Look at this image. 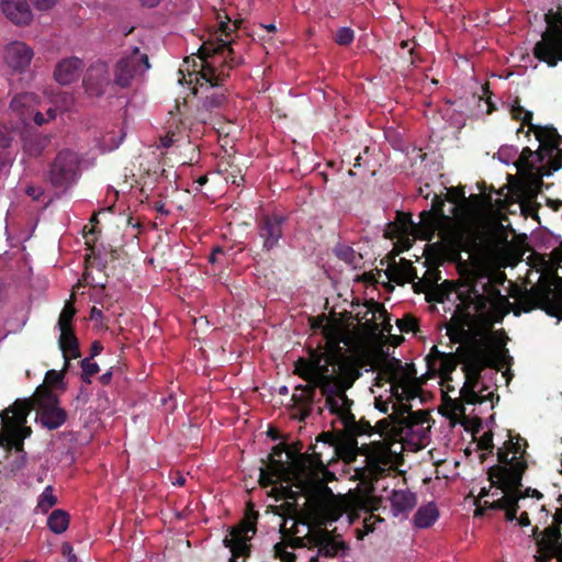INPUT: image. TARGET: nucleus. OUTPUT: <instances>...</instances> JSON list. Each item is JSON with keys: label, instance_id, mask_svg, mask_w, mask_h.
<instances>
[{"label": "nucleus", "instance_id": "39", "mask_svg": "<svg viewBox=\"0 0 562 562\" xmlns=\"http://www.w3.org/2000/svg\"><path fill=\"white\" fill-rule=\"evenodd\" d=\"M364 311L357 312L355 318L358 322L364 321V325L371 329H378L375 323V314H386V310L383 304L375 302L374 300L368 301L364 304Z\"/></svg>", "mask_w": 562, "mask_h": 562}, {"label": "nucleus", "instance_id": "35", "mask_svg": "<svg viewBox=\"0 0 562 562\" xmlns=\"http://www.w3.org/2000/svg\"><path fill=\"white\" fill-rule=\"evenodd\" d=\"M394 516L409 512L416 505V495L409 491H393L390 497Z\"/></svg>", "mask_w": 562, "mask_h": 562}, {"label": "nucleus", "instance_id": "58", "mask_svg": "<svg viewBox=\"0 0 562 562\" xmlns=\"http://www.w3.org/2000/svg\"><path fill=\"white\" fill-rule=\"evenodd\" d=\"M26 464V453H10L8 469L11 473L15 474L21 471Z\"/></svg>", "mask_w": 562, "mask_h": 562}, {"label": "nucleus", "instance_id": "17", "mask_svg": "<svg viewBox=\"0 0 562 562\" xmlns=\"http://www.w3.org/2000/svg\"><path fill=\"white\" fill-rule=\"evenodd\" d=\"M285 217L279 214H265L257 220V231L262 239V250L270 252L279 247L280 239L283 237V224Z\"/></svg>", "mask_w": 562, "mask_h": 562}, {"label": "nucleus", "instance_id": "20", "mask_svg": "<svg viewBox=\"0 0 562 562\" xmlns=\"http://www.w3.org/2000/svg\"><path fill=\"white\" fill-rule=\"evenodd\" d=\"M408 380V376L403 368L402 361L396 358H389L387 355L382 356L378 362V376L376 385H382L383 382L391 384V389L395 383H402Z\"/></svg>", "mask_w": 562, "mask_h": 562}, {"label": "nucleus", "instance_id": "64", "mask_svg": "<svg viewBox=\"0 0 562 562\" xmlns=\"http://www.w3.org/2000/svg\"><path fill=\"white\" fill-rule=\"evenodd\" d=\"M286 445L284 443H278L273 448H272V451L271 453L268 456V465H273V462H278L279 463H284L281 458H282V454L285 452L286 453Z\"/></svg>", "mask_w": 562, "mask_h": 562}, {"label": "nucleus", "instance_id": "55", "mask_svg": "<svg viewBox=\"0 0 562 562\" xmlns=\"http://www.w3.org/2000/svg\"><path fill=\"white\" fill-rule=\"evenodd\" d=\"M503 487L513 490L515 497H519V501L522 498H526V497H535L537 499H541L543 497V494L536 488L527 487L526 490L522 491L521 482H520V485H517V486H503Z\"/></svg>", "mask_w": 562, "mask_h": 562}, {"label": "nucleus", "instance_id": "49", "mask_svg": "<svg viewBox=\"0 0 562 562\" xmlns=\"http://www.w3.org/2000/svg\"><path fill=\"white\" fill-rule=\"evenodd\" d=\"M57 503V497L54 495V490L50 485L46 486L38 497L37 508L42 513H47Z\"/></svg>", "mask_w": 562, "mask_h": 562}, {"label": "nucleus", "instance_id": "32", "mask_svg": "<svg viewBox=\"0 0 562 562\" xmlns=\"http://www.w3.org/2000/svg\"><path fill=\"white\" fill-rule=\"evenodd\" d=\"M381 503V498H371L363 502L362 508L366 513H370L368 517L363 519V530L357 529V538L363 539V537L370 532H373L375 529L376 522H383L384 519L380 516H375L374 512L379 509Z\"/></svg>", "mask_w": 562, "mask_h": 562}, {"label": "nucleus", "instance_id": "37", "mask_svg": "<svg viewBox=\"0 0 562 562\" xmlns=\"http://www.w3.org/2000/svg\"><path fill=\"white\" fill-rule=\"evenodd\" d=\"M463 346L458 347L456 352H447L439 361L436 370L441 378L451 380L452 372L457 369L459 363L463 364V355L460 353V349Z\"/></svg>", "mask_w": 562, "mask_h": 562}, {"label": "nucleus", "instance_id": "50", "mask_svg": "<svg viewBox=\"0 0 562 562\" xmlns=\"http://www.w3.org/2000/svg\"><path fill=\"white\" fill-rule=\"evenodd\" d=\"M503 190H495L493 187L490 188V192H483L484 203L490 207H497L498 210H503L506 207V200L501 199L503 195Z\"/></svg>", "mask_w": 562, "mask_h": 562}, {"label": "nucleus", "instance_id": "7", "mask_svg": "<svg viewBox=\"0 0 562 562\" xmlns=\"http://www.w3.org/2000/svg\"><path fill=\"white\" fill-rule=\"evenodd\" d=\"M544 21L547 29L541 41L533 47V55L540 61L554 67L562 61V3L558 4L557 10H548Z\"/></svg>", "mask_w": 562, "mask_h": 562}, {"label": "nucleus", "instance_id": "3", "mask_svg": "<svg viewBox=\"0 0 562 562\" xmlns=\"http://www.w3.org/2000/svg\"><path fill=\"white\" fill-rule=\"evenodd\" d=\"M306 361L311 362L318 373L316 385L319 386V393L325 397V403L331 407L333 397L352 387L359 376L358 371L349 366H338V369H334V363L322 350L311 351Z\"/></svg>", "mask_w": 562, "mask_h": 562}, {"label": "nucleus", "instance_id": "38", "mask_svg": "<svg viewBox=\"0 0 562 562\" xmlns=\"http://www.w3.org/2000/svg\"><path fill=\"white\" fill-rule=\"evenodd\" d=\"M510 115L513 120L521 121V126L517 130V133L524 132V126L527 125L529 127V131H527L526 135H529L530 131H536L538 127H541L540 125H536L532 123L533 113L531 111L526 110L520 104V99L516 97V99L513 101V104L510 106Z\"/></svg>", "mask_w": 562, "mask_h": 562}, {"label": "nucleus", "instance_id": "47", "mask_svg": "<svg viewBox=\"0 0 562 562\" xmlns=\"http://www.w3.org/2000/svg\"><path fill=\"white\" fill-rule=\"evenodd\" d=\"M75 315H76V307H75L74 303L71 301H67L65 303L64 308L61 310V312L59 314V317H58V322H57L58 329L74 328L72 319H74Z\"/></svg>", "mask_w": 562, "mask_h": 562}, {"label": "nucleus", "instance_id": "21", "mask_svg": "<svg viewBox=\"0 0 562 562\" xmlns=\"http://www.w3.org/2000/svg\"><path fill=\"white\" fill-rule=\"evenodd\" d=\"M33 50L23 42H12L5 46L4 60L7 65L15 71H24L32 58Z\"/></svg>", "mask_w": 562, "mask_h": 562}, {"label": "nucleus", "instance_id": "48", "mask_svg": "<svg viewBox=\"0 0 562 562\" xmlns=\"http://www.w3.org/2000/svg\"><path fill=\"white\" fill-rule=\"evenodd\" d=\"M286 485H282L280 483L279 487H273L272 493L274 494L276 499H285V501H293L296 502L299 499V494H302L301 491L295 492L292 490V487H295V485L290 481L285 482Z\"/></svg>", "mask_w": 562, "mask_h": 562}, {"label": "nucleus", "instance_id": "53", "mask_svg": "<svg viewBox=\"0 0 562 562\" xmlns=\"http://www.w3.org/2000/svg\"><path fill=\"white\" fill-rule=\"evenodd\" d=\"M80 366L82 369V381L86 383H91V376L100 371L98 363L92 361L91 358H85L80 361Z\"/></svg>", "mask_w": 562, "mask_h": 562}, {"label": "nucleus", "instance_id": "2", "mask_svg": "<svg viewBox=\"0 0 562 562\" xmlns=\"http://www.w3.org/2000/svg\"><path fill=\"white\" fill-rule=\"evenodd\" d=\"M314 461L307 457H300L295 462L299 480L294 483L307 499L306 515L308 520L317 525H327L337 521L345 513V506L339 502L328 483L336 480L335 473L328 470L329 460L323 459V452L313 456Z\"/></svg>", "mask_w": 562, "mask_h": 562}, {"label": "nucleus", "instance_id": "43", "mask_svg": "<svg viewBox=\"0 0 562 562\" xmlns=\"http://www.w3.org/2000/svg\"><path fill=\"white\" fill-rule=\"evenodd\" d=\"M294 373L299 375L301 379L307 382V384L316 385L318 373L316 370L311 366V362L306 361L304 358H300L295 362V369Z\"/></svg>", "mask_w": 562, "mask_h": 562}, {"label": "nucleus", "instance_id": "25", "mask_svg": "<svg viewBox=\"0 0 562 562\" xmlns=\"http://www.w3.org/2000/svg\"><path fill=\"white\" fill-rule=\"evenodd\" d=\"M387 279L398 285H404L408 282H414L418 278L416 268L411 260L401 258L398 262L395 260L389 265L385 270Z\"/></svg>", "mask_w": 562, "mask_h": 562}, {"label": "nucleus", "instance_id": "26", "mask_svg": "<svg viewBox=\"0 0 562 562\" xmlns=\"http://www.w3.org/2000/svg\"><path fill=\"white\" fill-rule=\"evenodd\" d=\"M21 140L24 154L37 158L49 146L50 135L25 130L21 134Z\"/></svg>", "mask_w": 562, "mask_h": 562}, {"label": "nucleus", "instance_id": "31", "mask_svg": "<svg viewBox=\"0 0 562 562\" xmlns=\"http://www.w3.org/2000/svg\"><path fill=\"white\" fill-rule=\"evenodd\" d=\"M561 540V529L559 526L547 527L541 538L537 540L538 550L541 554L553 558L559 552V541Z\"/></svg>", "mask_w": 562, "mask_h": 562}, {"label": "nucleus", "instance_id": "41", "mask_svg": "<svg viewBox=\"0 0 562 562\" xmlns=\"http://www.w3.org/2000/svg\"><path fill=\"white\" fill-rule=\"evenodd\" d=\"M374 428V434H379L381 437H391L394 432L401 429V420L400 416L396 414H391L385 418L376 422Z\"/></svg>", "mask_w": 562, "mask_h": 562}, {"label": "nucleus", "instance_id": "18", "mask_svg": "<svg viewBox=\"0 0 562 562\" xmlns=\"http://www.w3.org/2000/svg\"><path fill=\"white\" fill-rule=\"evenodd\" d=\"M552 258L562 265V243L559 247L552 250ZM537 303L526 308V312L531 311L535 307H540L550 316L562 318V288L557 291L550 289L546 291H539L536 294Z\"/></svg>", "mask_w": 562, "mask_h": 562}, {"label": "nucleus", "instance_id": "27", "mask_svg": "<svg viewBox=\"0 0 562 562\" xmlns=\"http://www.w3.org/2000/svg\"><path fill=\"white\" fill-rule=\"evenodd\" d=\"M292 482V474L288 471L286 463L273 462V465L261 467L259 483L262 487L272 486L277 483Z\"/></svg>", "mask_w": 562, "mask_h": 562}, {"label": "nucleus", "instance_id": "61", "mask_svg": "<svg viewBox=\"0 0 562 562\" xmlns=\"http://www.w3.org/2000/svg\"><path fill=\"white\" fill-rule=\"evenodd\" d=\"M396 325L402 333L416 331L418 327L417 319L412 315H405L398 318Z\"/></svg>", "mask_w": 562, "mask_h": 562}, {"label": "nucleus", "instance_id": "8", "mask_svg": "<svg viewBox=\"0 0 562 562\" xmlns=\"http://www.w3.org/2000/svg\"><path fill=\"white\" fill-rule=\"evenodd\" d=\"M193 71L196 72V85L205 92L199 111L213 112L223 108L228 98V89L224 87L227 72H224L223 69L220 70V74L216 72L213 65L201 66L199 70L194 68Z\"/></svg>", "mask_w": 562, "mask_h": 562}, {"label": "nucleus", "instance_id": "15", "mask_svg": "<svg viewBox=\"0 0 562 562\" xmlns=\"http://www.w3.org/2000/svg\"><path fill=\"white\" fill-rule=\"evenodd\" d=\"M150 67L148 56L134 47L131 54L122 57L115 66L114 82L121 88L131 86L134 78L142 76Z\"/></svg>", "mask_w": 562, "mask_h": 562}, {"label": "nucleus", "instance_id": "29", "mask_svg": "<svg viewBox=\"0 0 562 562\" xmlns=\"http://www.w3.org/2000/svg\"><path fill=\"white\" fill-rule=\"evenodd\" d=\"M359 447L357 436L346 431L344 428V430L339 431V436L335 448L333 449V456L330 459H333L334 456H337L350 462L356 459Z\"/></svg>", "mask_w": 562, "mask_h": 562}, {"label": "nucleus", "instance_id": "56", "mask_svg": "<svg viewBox=\"0 0 562 562\" xmlns=\"http://www.w3.org/2000/svg\"><path fill=\"white\" fill-rule=\"evenodd\" d=\"M338 436L339 431H323L317 436L315 445L317 446L318 443H322L323 447H326L327 449L333 451L337 442Z\"/></svg>", "mask_w": 562, "mask_h": 562}, {"label": "nucleus", "instance_id": "19", "mask_svg": "<svg viewBox=\"0 0 562 562\" xmlns=\"http://www.w3.org/2000/svg\"><path fill=\"white\" fill-rule=\"evenodd\" d=\"M111 83L108 64L98 60L90 65L83 78L85 91L89 97L99 98Z\"/></svg>", "mask_w": 562, "mask_h": 562}, {"label": "nucleus", "instance_id": "23", "mask_svg": "<svg viewBox=\"0 0 562 562\" xmlns=\"http://www.w3.org/2000/svg\"><path fill=\"white\" fill-rule=\"evenodd\" d=\"M36 104L37 95L35 93L22 92L12 98L10 110L23 125H27Z\"/></svg>", "mask_w": 562, "mask_h": 562}, {"label": "nucleus", "instance_id": "63", "mask_svg": "<svg viewBox=\"0 0 562 562\" xmlns=\"http://www.w3.org/2000/svg\"><path fill=\"white\" fill-rule=\"evenodd\" d=\"M447 352L440 351L437 346H432L430 352L426 357L427 366L429 370H436V366L438 361L446 355Z\"/></svg>", "mask_w": 562, "mask_h": 562}, {"label": "nucleus", "instance_id": "59", "mask_svg": "<svg viewBox=\"0 0 562 562\" xmlns=\"http://www.w3.org/2000/svg\"><path fill=\"white\" fill-rule=\"evenodd\" d=\"M288 544L284 542H278L273 547L274 555L282 562H295L296 555L293 552L286 550Z\"/></svg>", "mask_w": 562, "mask_h": 562}, {"label": "nucleus", "instance_id": "60", "mask_svg": "<svg viewBox=\"0 0 562 562\" xmlns=\"http://www.w3.org/2000/svg\"><path fill=\"white\" fill-rule=\"evenodd\" d=\"M355 40V32L350 27H340L335 34V42L341 46L350 45Z\"/></svg>", "mask_w": 562, "mask_h": 562}, {"label": "nucleus", "instance_id": "40", "mask_svg": "<svg viewBox=\"0 0 562 562\" xmlns=\"http://www.w3.org/2000/svg\"><path fill=\"white\" fill-rule=\"evenodd\" d=\"M415 226L412 215L404 213V212H397L396 214V222L390 223L387 225L386 235L390 238L400 237L408 233L411 228Z\"/></svg>", "mask_w": 562, "mask_h": 562}, {"label": "nucleus", "instance_id": "62", "mask_svg": "<svg viewBox=\"0 0 562 562\" xmlns=\"http://www.w3.org/2000/svg\"><path fill=\"white\" fill-rule=\"evenodd\" d=\"M477 449L482 451H487L493 453L494 443H493V432L492 430L485 431L480 439L477 440Z\"/></svg>", "mask_w": 562, "mask_h": 562}, {"label": "nucleus", "instance_id": "16", "mask_svg": "<svg viewBox=\"0 0 562 562\" xmlns=\"http://www.w3.org/2000/svg\"><path fill=\"white\" fill-rule=\"evenodd\" d=\"M316 528L312 530L306 540L311 547L318 549V555L325 558H336L338 555L345 557L349 551V544L342 540H338L340 536H334L333 531L322 528L323 525H317L310 520Z\"/></svg>", "mask_w": 562, "mask_h": 562}, {"label": "nucleus", "instance_id": "12", "mask_svg": "<svg viewBox=\"0 0 562 562\" xmlns=\"http://www.w3.org/2000/svg\"><path fill=\"white\" fill-rule=\"evenodd\" d=\"M352 405L353 400L348 397L347 391H344L333 397V407L325 403L328 412L340 420L346 431L351 432L357 437L362 435H373L374 428L371 426L370 422L364 418H361L360 420L356 419V416L351 412Z\"/></svg>", "mask_w": 562, "mask_h": 562}, {"label": "nucleus", "instance_id": "9", "mask_svg": "<svg viewBox=\"0 0 562 562\" xmlns=\"http://www.w3.org/2000/svg\"><path fill=\"white\" fill-rule=\"evenodd\" d=\"M79 165L80 159L75 151L63 149L49 164L46 178L55 189L65 191L77 180Z\"/></svg>", "mask_w": 562, "mask_h": 562}, {"label": "nucleus", "instance_id": "45", "mask_svg": "<svg viewBox=\"0 0 562 562\" xmlns=\"http://www.w3.org/2000/svg\"><path fill=\"white\" fill-rule=\"evenodd\" d=\"M419 390L414 385H408L407 380L402 383L393 384L391 394L392 397H395L397 402H408L418 396Z\"/></svg>", "mask_w": 562, "mask_h": 562}, {"label": "nucleus", "instance_id": "22", "mask_svg": "<svg viewBox=\"0 0 562 562\" xmlns=\"http://www.w3.org/2000/svg\"><path fill=\"white\" fill-rule=\"evenodd\" d=\"M443 206L445 202L438 195H435L432 210L420 213V226L424 231L420 235L422 239L431 240L435 232L438 229V218L445 217Z\"/></svg>", "mask_w": 562, "mask_h": 562}, {"label": "nucleus", "instance_id": "33", "mask_svg": "<svg viewBox=\"0 0 562 562\" xmlns=\"http://www.w3.org/2000/svg\"><path fill=\"white\" fill-rule=\"evenodd\" d=\"M316 390H319V386L311 384L296 385L292 395L294 407L313 408L314 404L321 402V398H315Z\"/></svg>", "mask_w": 562, "mask_h": 562}, {"label": "nucleus", "instance_id": "11", "mask_svg": "<svg viewBox=\"0 0 562 562\" xmlns=\"http://www.w3.org/2000/svg\"><path fill=\"white\" fill-rule=\"evenodd\" d=\"M31 400L33 408H37L40 423L44 428L55 430L66 423L68 414L59 406L58 396L48 387H38Z\"/></svg>", "mask_w": 562, "mask_h": 562}, {"label": "nucleus", "instance_id": "24", "mask_svg": "<svg viewBox=\"0 0 562 562\" xmlns=\"http://www.w3.org/2000/svg\"><path fill=\"white\" fill-rule=\"evenodd\" d=\"M3 14L16 25H27L32 21V11L27 0H1Z\"/></svg>", "mask_w": 562, "mask_h": 562}, {"label": "nucleus", "instance_id": "4", "mask_svg": "<svg viewBox=\"0 0 562 562\" xmlns=\"http://www.w3.org/2000/svg\"><path fill=\"white\" fill-rule=\"evenodd\" d=\"M217 20L220 24L221 35H224L226 38L214 36L204 41L200 48L198 49V58L200 60L199 65L194 61V67L201 68V66L213 65L216 72L220 74V70H224L227 72V77L229 76V70L237 67L241 64V57H236L234 48L232 47V42L228 40L232 27H231V18L227 14H222L217 12Z\"/></svg>", "mask_w": 562, "mask_h": 562}, {"label": "nucleus", "instance_id": "52", "mask_svg": "<svg viewBox=\"0 0 562 562\" xmlns=\"http://www.w3.org/2000/svg\"><path fill=\"white\" fill-rule=\"evenodd\" d=\"M323 336L325 341L348 340L344 329L336 324H326L323 327Z\"/></svg>", "mask_w": 562, "mask_h": 562}, {"label": "nucleus", "instance_id": "46", "mask_svg": "<svg viewBox=\"0 0 562 562\" xmlns=\"http://www.w3.org/2000/svg\"><path fill=\"white\" fill-rule=\"evenodd\" d=\"M493 486H496L497 488L502 490L505 494L501 498L488 503L485 502V507L490 509H496V510H504L508 505L512 503V501L515 498V494L513 493V490L504 488L501 483L497 482V480L491 481Z\"/></svg>", "mask_w": 562, "mask_h": 562}, {"label": "nucleus", "instance_id": "42", "mask_svg": "<svg viewBox=\"0 0 562 562\" xmlns=\"http://www.w3.org/2000/svg\"><path fill=\"white\" fill-rule=\"evenodd\" d=\"M69 515L64 509H55L47 518V526L54 533H63L69 526Z\"/></svg>", "mask_w": 562, "mask_h": 562}, {"label": "nucleus", "instance_id": "14", "mask_svg": "<svg viewBox=\"0 0 562 562\" xmlns=\"http://www.w3.org/2000/svg\"><path fill=\"white\" fill-rule=\"evenodd\" d=\"M33 409L31 398L16 400L11 406L5 408L1 414V422L7 427L11 437H20L22 440L32 434L31 427H27L26 419Z\"/></svg>", "mask_w": 562, "mask_h": 562}, {"label": "nucleus", "instance_id": "54", "mask_svg": "<svg viewBox=\"0 0 562 562\" xmlns=\"http://www.w3.org/2000/svg\"><path fill=\"white\" fill-rule=\"evenodd\" d=\"M13 140H14L13 127L0 122V150L10 148Z\"/></svg>", "mask_w": 562, "mask_h": 562}, {"label": "nucleus", "instance_id": "44", "mask_svg": "<svg viewBox=\"0 0 562 562\" xmlns=\"http://www.w3.org/2000/svg\"><path fill=\"white\" fill-rule=\"evenodd\" d=\"M347 345L348 340H333V341H325V348L324 351L327 355V358L330 359V361L334 363V369L338 366H347L342 362L344 358V349L340 346V344Z\"/></svg>", "mask_w": 562, "mask_h": 562}, {"label": "nucleus", "instance_id": "10", "mask_svg": "<svg viewBox=\"0 0 562 562\" xmlns=\"http://www.w3.org/2000/svg\"><path fill=\"white\" fill-rule=\"evenodd\" d=\"M509 450L504 447L497 450V460L499 464L491 467L487 471L488 480H497L502 486L520 485L522 476L528 468L527 461L522 458L513 456L509 458Z\"/></svg>", "mask_w": 562, "mask_h": 562}, {"label": "nucleus", "instance_id": "28", "mask_svg": "<svg viewBox=\"0 0 562 562\" xmlns=\"http://www.w3.org/2000/svg\"><path fill=\"white\" fill-rule=\"evenodd\" d=\"M82 67L83 63L80 58H65L56 65L54 77L60 85H69L78 78Z\"/></svg>", "mask_w": 562, "mask_h": 562}, {"label": "nucleus", "instance_id": "6", "mask_svg": "<svg viewBox=\"0 0 562 562\" xmlns=\"http://www.w3.org/2000/svg\"><path fill=\"white\" fill-rule=\"evenodd\" d=\"M462 342H467L465 347L460 349V353L463 355L462 371L465 375L463 385L476 389L486 368L498 369L499 356L491 346L490 336H473Z\"/></svg>", "mask_w": 562, "mask_h": 562}, {"label": "nucleus", "instance_id": "1", "mask_svg": "<svg viewBox=\"0 0 562 562\" xmlns=\"http://www.w3.org/2000/svg\"><path fill=\"white\" fill-rule=\"evenodd\" d=\"M457 299L459 303L447 324V334L454 344L473 336H486L485 333L493 326L492 318L486 313L488 305L496 307L508 304V299L491 280L484 282L481 288L477 282L462 285L457 291Z\"/></svg>", "mask_w": 562, "mask_h": 562}, {"label": "nucleus", "instance_id": "36", "mask_svg": "<svg viewBox=\"0 0 562 562\" xmlns=\"http://www.w3.org/2000/svg\"><path fill=\"white\" fill-rule=\"evenodd\" d=\"M439 518V510L434 502L420 506L414 515L413 521L417 528L431 527Z\"/></svg>", "mask_w": 562, "mask_h": 562}, {"label": "nucleus", "instance_id": "57", "mask_svg": "<svg viewBox=\"0 0 562 562\" xmlns=\"http://www.w3.org/2000/svg\"><path fill=\"white\" fill-rule=\"evenodd\" d=\"M504 445L506 446V448L509 450L510 453H513L517 458L525 459L524 456L526 453L525 448L527 447V441L525 439H522L520 436H517L516 442H514L510 439V440L506 441Z\"/></svg>", "mask_w": 562, "mask_h": 562}, {"label": "nucleus", "instance_id": "13", "mask_svg": "<svg viewBox=\"0 0 562 562\" xmlns=\"http://www.w3.org/2000/svg\"><path fill=\"white\" fill-rule=\"evenodd\" d=\"M257 519L258 513L249 510L237 526L231 528L229 536L223 540L224 547L232 552L231 558L237 560L240 557H249L250 544L248 542L252 537L249 536V532L256 533Z\"/></svg>", "mask_w": 562, "mask_h": 562}, {"label": "nucleus", "instance_id": "34", "mask_svg": "<svg viewBox=\"0 0 562 562\" xmlns=\"http://www.w3.org/2000/svg\"><path fill=\"white\" fill-rule=\"evenodd\" d=\"M302 448H303V443L301 441H296L293 445H291L290 447L286 446V450H288L286 456L290 459V463L286 464V468H288V471L290 472V474H292L293 484L299 480L297 472H296V469L294 465H295V462L300 459V457L304 456V457L308 458V461H314V458H312V457L319 454V451L316 450V445L311 446V450H312L311 453H308V452L302 453L301 452Z\"/></svg>", "mask_w": 562, "mask_h": 562}, {"label": "nucleus", "instance_id": "30", "mask_svg": "<svg viewBox=\"0 0 562 562\" xmlns=\"http://www.w3.org/2000/svg\"><path fill=\"white\" fill-rule=\"evenodd\" d=\"M59 330L60 335L58 338V346L63 352V358L65 359V370H68L69 361L81 356L79 340L74 328H61Z\"/></svg>", "mask_w": 562, "mask_h": 562}, {"label": "nucleus", "instance_id": "5", "mask_svg": "<svg viewBox=\"0 0 562 562\" xmlns=\"http://www.w3.org/2000/svg\"><path fill=\"white\" fill-rule=\"evenodd\" d=\"M539 148L532 150L524 147L519 156V165L526 169H536L537 164H542L547 159V165L542 167V176H550L562 167L561 137L553 126L538 127L533 131Z\"/></svg>", "mask_w": 562, "mask_h": 562}, {"label": "nucleus", "instance_id": "51", "mask_svg": "<svg viewBox=\"0 0 562 562\" xmlns=\"http://www.w3.org/2000/svg\"><path fill=\"white\" fill-rule=\"evenodd\" d=\"M462 401L467 404L475 405L484 403L487 397L479 394L475 387L463 385L460 391Z\"/></svg>", "mask_w": 562, "mask_h": 562}]
</instances>
